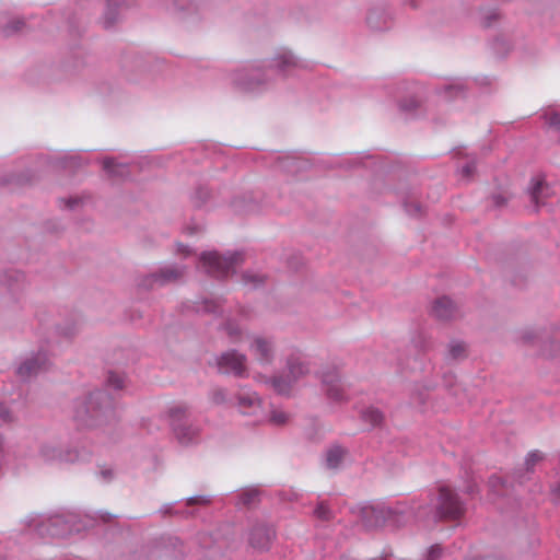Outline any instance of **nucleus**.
Here are the masks:
<instances>
[{"label": "nucleus", "mask_w": 560, "mask_h": 560, "mask_svg": "<svg viewBox=\"0 0 560 560\" xmlns=\"http://www.w3.org/2000/svg\"><path fill=\"white\" fill-rule=\"evenodd\" d=\"M407 512L419 521L457 520L464 514L465 505L454 490L443 485L439 487L436 495L423 501L413 500L408 510L401 504L396 508L369 506L363 509L362 514L368 525L380 526L393 514Z\"/></svg>", "instance_id": "1"}, {"label": "nucleus", "mask_w": 560, "mask_h": 560, "mask_svg": "<svg viewBox=\"0 0 560 560\" xmlns=\"http://www.w3.org/2000/svg\"><path fill=\"white\" fill-rule=\"evenodd\" d=\"M72 418L81 428H98L115 423L118 415L114 398L105 389H95L73 401Z\"/></svg>", "instance_id": "2"}, {"label": "nucleus", "mask_w": 560, "mask_h": 560, "mask_svg": "<svg viewBox=\"0 0 560 560\" xmlns=\"http://www.w3.org/2000/svg\"><path fill=\"white\" fill-rule=\"evenodd\" d=\"M301 67V61L291 51L283 50L273 58L267 70L257 63H248L236 69L232 73V82L242 91L253 92L264 88L270 81L271 73L277 71L287 74Z\"/></svg>", "instance_id": "3"}, {"label": "nucleus", "mask_w": 560, "mask_h": 560, "mask_svg": "<svg viewBox=\"0 0 560 560\" xmlns=\"http://www.w3.org/2000/svg\"><path fill=\"white\" fill-rule=\"evenodd\" d=\"M244 262L242 252L221 255L215 250L203 252L200 255V264L203 270L215 279H224L235 271V268Z\"/></svg>", "instance_id": "4"}, {"label": "nucleus", "mask_w": 560, "mask_h": 560, "mask_svg": "<svg viewBox=\"0 0 560 560\" xmlns=\"http://www.w3.org/2000/svg\"><path fill=\"white\" fill-rule=\"evenodd\" d=\"M91 452L84 447L60 446L51 442L40 444L38 457L46 464L68 465L88 460Z\"/></svg>", "instance_id": "5"}, {"label": "nucleus", "mask_w": 560, "mask_h": 560, "mask_svg": "<svg viewBox=\"0 0 560 560\" xmlns=\"http://www.w3.org/2000/svg\"><path fill=\"white\" fill-rule=\"evenodd\" d=\"M167 418L175 438L182 445H188L197 439L199 428L191 422L187 405H173L167 410Z\"/></svg>", "instance_id": "6"}, {"label": "nucleus", "mask_w": 560, "mask_h": 560, "mask_svg": "<svg viewBox=\"0 0 560 560\" xmlns=\"http://www.w3.org/2000/svg\"><path fill=\"white\" fill-rule=\"evenodd\" d=\"M144 560H184L186 556L183 541L177 537H162L141 548Z\"/></svg>", "instance_id": "7"}, {"label": "nucleus", "mask_w": 560, "mask_h": 560, "mask_svg": "<svg viewBox=\"0 0 560 560\" xmlns=\"http://www.w3.org/2000/svg\"><path fill=\"white\" fill-rule=\"evenodd\" d=\"M186 270L185 265H166L151 273L140 276L137 279V285L144 290H152L154 288L175 284L184 279Z\"/></svg>", "instance_id": "8"}, {"label": "nucleus", "mask_w": 560, "mask_h": 560, "mask_svg": "<svg viewBox=\"0 0 560 560\" xmlns=\"http://www.w3.org/2000/svg\"><path fill=\"white\" fill-rule=\"evenodd\" d=\"M320 378L323 389L328 399L335 402H342L347 400L343 386L340 382V374L334 366L323 369L317 373Z\"/></svg>", "instance_id": "9"}, {"label": "nucleus", "mask_w": 560, "mask_h": 560, "mask_svg": "<svg viewBox=\"0 0 560 560\" xmlns=\"http://www.w3.org/2000/svg\"><path fill=\"white\" fill-rule=\"evenodd\" d=\"M49 360L45 352L38 351L26 357L16 368V376L23 381H30L37 376L40 372L48 369Z\"/></svg>", "instance_id": "10"}, {"label": "nucleus", "mask_w": 560, "mask_h": 560, "mask_svg": "<svg viewBox=\"0 0 560 560\" xmlns=\"http://www.w3.org/2000/svg\"><path fill=\"white\" fill-rule=\"evenodd\" d=\"M217 365L223 374H232L236 377H244L247 374L246 355L236 350L226 351L218 357Z\"/></svg>", "instance_id": "11"}, {"label": "nucleus", "mask_w": 560, "mask_h": 560, "mask_svg": "<svg viewBox=\"0 0 560 560\" xmlns=\"http://www.w3.org/2000/svg\"><path fill=\"white\" fill-rule=\"evenodd\" d=\"M276 532L272 526L264 523L255 524L249 532V545L259 551H266L270 548Z\"/></svg>", "instance_id": "12"}, {"label": "nucleus", "mask_w": 560, "mask_h": 560, "mask_svg": "<svg viewBox=\"0 0 560 560\" xmlns=\"http://www.w3.org/2000/svg\"><path fill=\"white\" fill-rule=\"evenodd\" d=\"M250 350L261 364H270L276 354L275 340L272 338L257 336L253 339Z\"/></svg>", "instance_id": "13"}, {"label": "nucleus", "mask_w": 560, "mask_h": 560, "mask_svg": "<svg viewBox=\"0 0 560 560\" xmlns=\"http://www.w3.org/2000/svg\"><path fill=\"white\" fill-rule=\"evenodd\" d=\"M528 194L534 205V210L537 212L540 206H544L546 200L552 196L553 191L544 178L537 177L532 179Z\"/></svg>", "instance_id": "14"}, {"label": "nucleus", "mask_w": 560, "mask_h": 560, "mask_svg": "<svg viewBox=\"0 0 560 560\" xmlns=\"http://www.w3.org/2000/svg\"><path fill=\"white\" fill-rule=\"evenodd\" d=\"M37 530L42 536L63 537L70 533V527L61 516H52L42 522Z\"/></svg>", "instance_id": "15"}, {"label": "nucleus", "mask_w": 560, "mask_h": 560, "mask_svg": "<svg viewBox=\"0 0 560 560\" xmlns=\"http://www.w3.org/2000/svg\"><path fill=\"white\" fill-rule=\"evenodd\" d=\"M236 406L243 415L255 416L261 409V399L255 392L243 390L236 395Z\"/></svg>", "instance_id": "16"}, {"label": "nucleus", "mask_w": 560, "mask_h": 560, "mask_svg": "<svg viewBox=\"0 0 560 560\" xmlns=\"http://www.w3.org/2000/svg\"><path fill=\"white\" fill-rule=\"evenodd\" d=\"M287 375L291 381L296 383L311 372L310 363L300 354H290L285 363Z\"/></svg>", "instance_id": "17"}, {"label": "nucleus", "mask_w": 560, "mask_h": 560, "mask_svg": "<svg viewBox=\"0 0 560 560\" xmlns=\"http://www.w3.org/2000/svg\"><path fill=\"white\" fill-rule=\"evenodd\" d=\"M431 314L440 320H450L457 315V307L450 298L442 296L434 301Z\"/></svg>", "instance_id": "18"}, {"label": "nucleus", "mask_w": 560, "mask_h": 560, "mask_svg": "<svg viewBox=\"0 0 560 560\" xmlns=\"http://www.w3.org/2000/svg\"><path fill=\"white\" fill-rule=\"evenodd\" d=\"M347 454L346 448L340 445H334L327 450L325 456V465L328 469H337L340 467L345 456Z\"/></svg>", "instance_id": "19"}, {"label": "nucleus", "mask_w": 560, "mask_h": 560, "mask_svg": "<svg viewBox=\"0 0 560 560\" xmlns=\"http://www.w3.org/2000/svg\"><path fill=\"white\" fill-rule=\"evenodd\" d=\"M270 384L278 394L288 395L291 390L292 385L295 383L291 381L287 374H284L273 376L270 380Z\"/></svg>", "instance_id": "20"}, {"label": "nucleus", "mask_w": 560, "mask_h": 560, "mask_svg": "<svg viewBox=\"0 0 560 560\" xmlns=\"http://www.w3.org/2000/svg\"><path fill=\"white\" fill-rule=\"evenodd\" d=\"M267 277L266 275L255 272V271H245L242 275V282L244 285L250 289H257L262 287L266 283Z\"/></svg>", "instance_id": "21"}, {"label": "nucleus", "mask_w": 560, "mask_h": 560, "mask_svg": "<svg viewBox=\"0 0 560 560\" xmlns=\"http://www.w3.org/2000/svg\"><path fill=\"white\" fill-rule=\"evenodd\" d=\"M363 421L370 423L372 427H378L384 421L383 412L374 407H369L364 409L361 413Z\"/></svg>", "instance_id": "22"}, {"label": "nucleus", "mask_w": 560, "mask_h": 560, "mask_svg": "<svg viewBox=\"0 0 560 560\" xmlns=\"http://www.w3.org/2000/svg\"><path fill=\"white\" fill-rule=\"evenodd\" d=\"M466 358V345L459 340H452L448 343L447 359L453 361Z\"/></svg>", "instance_id": "23"}, {"label": "nucleus", "mask_w": 560, "mask_h": 560, "mask_svg": "<svg viewBox=\"0 0 560 560\" xmlns=\"http://www.w3.org/2000/svg\"><path fill=\"white\" fill-rule=\"evenodd\" d=\"M260 492L258 489L250 488L246 489L238 495V504L243 506H253L259 502Z\"/></svg>", "instance_id": "24"}, {"label": "nucleus", "mask_w": 560, "mask_h": 560, "mask_svg": "<svg viewBox=\"0 0 560 560\" xmlns=\"http://www.w3.org/2000/svg\"><path fill=\"white\" fill-rule=\"evenodd\" d=\"M103 168L110 176H124L127 173L126 165L118 164L113 158H106L103 160Z\"/></svg>", "instance_id": "25"}, {"label": "nucleus", "mask_w": 560, "mask_h": 560, "mask_svg": "<svg viewBox=\"0 0 560 560\" xmlns=\"http://www.w3.org/2000/svg\"><path fill=\"white\" fill-rule=\"evenodd\" d=\"M314 517L322 522H329L335 518L334 511L329 508L328 503L325 501H320L317 503L316 508L313 511Z\"/></svg>", "instance_id": "26"}, {"label": "nucleus", "mask_w": 560, "mask_h": 560, "mask_svg": "<svg viewBox=\"0 0 560 560\" xmlns=\"http://www.w3.org/2000/svg\"><path fill=\"white\" fill-rule=\"evenodd\" d=\"M382 19L383 14L380 11L373 10L368 14L366 22L372 30L382 31L388 27L385 20L381 23Z\"/></svg>", "instance_id": "27"}, {"label": "nucleus", "mask_w": 560, "mask_h": 560, "mask_svg": "<svg viewBox=\"0 0 560 560\" xmlns=\"http://www.w3.org/2000/svg\"><path fill=\"white\" fill-rule=\"evenodd\" d=\"M225 330L232 342H238L242 339L243 330L238 323L234 319H229L225 323Z\"/></svg>", "instance_id": "28"}, {"label": "nucleus", "mask_w": 560, "mask_h": 560, "mask_svg": "<svg viewBox=\"0 0 560 560\" xmlns=\"http://www.w3.org/2000/svg\"><path fill=\"white\" fill-rule=\"evenodd\" d=\"M209 396H210L211 401L214 405L232 404L231 399L228 396L226 389H224L222 387H215V388L211 389Z\"/></svg>", "instance_id": "29"}, {"label": "nucleus", "mask_w": 560, "mask_h": 560, "mask_svg": "<svg viewBox=\"0 0 560 560\" xmlns=\"http://www.w3.org/2000/svg\"><path fill=\"white\" fill-rule=\"evenodd\" d=\"M209 198L210 190L207 187L200 186L195 190L191 200L195 207L200 208L208 201Z\"/></svg>", "instance_id": "30"}, {"label": "nucleus", "mask_w": 560, "mask_h": 560, "mask_svg": "<svg viewBox=\"0 0 560 560\" xmlns=\"http://www.w3.org/2000/svg\"><path fill=\"white\" fill-rule=\"evenodd\" d=\"M212 503V497L206 494L192 495L185 500V504L188 508L194 506H208Z\"/></svg>", "instance_id": "31"}, {"label": "nucleus", "mask_w": 560, "mask_h": 560, "mask_svg": "<svg viewBox=\"0 0 560 560\" xmlns=\"http://www.w3.org/2000/svg\"><path fill=\"white\" fill-rule=\"evenodd\" d=\"M116 5H118L116 0H107V9L104 15V26L106 28L112 27L117 21V15L114 10Z\"/></svg>", "instance_id": "32"}, {"label": "nucleus", "mask_w": 560, "mask_h": 560, "mask_svg": "<svg viewBox=\"0 0 560 560\" xmlns=\"http://www.w3.org/2000/svg\"><path fill=\"white\" fill-rule=\"evenodd\" d=\"M440 93L443 94V96L445 98L451 100V98L464 95V86L460 83L448 84V85H445L440 91Z\"/></svg>", "instance_id": "33"}, {"label": "nucleus", "mask_w": 560, "mask_h": 560, "mask_svg": "<svg viewBox=\"0 0 560 560\" xmlns=\"http://www.w3.org/2000/svg\"><path fill=\"white\" fill-rule=\"evenodd\" d=\"M221 302L220 300H203L201 305L197 308L198 312L202 311L209 314H217L221 311Z\"/></svg>", "instance_id": "34"}, {"label": "nucleus", "mask_w": 560, "mask_h": 560, "mask_svg": "<svg viewBox=\"0 0 560 560\" xmlns=\"http://www.w3.org/2000/svg\"><path fill=\"white\" fill-rule=\"evenodd\" d=\"M125 378L122 375L115 373V372H108L106 377V385L108 387H112L116 390H119L124 387Z\"/></svg>", "instance_id": "35"}, {"label": "nucleus", "mask_w": 560, "mask_h": 560, "mask_svg": "<svg viewBox=\"0 0 560 560\" xmlns=\"http://www.w3.org/2000/svg\"><path fill=\"white\" fill-rule=\"evenodd\" d=\"M25 23L21 19H14L9 22L5 26H3V33L5 36H11L14 33L21 31L24 27Z\"/></svg>", "instance_id": "36"}, {"label": "nucleus", "mask_w": 560, "mask_h": 560, "mask_svg": "<svg viewBox=\"0 0 560 560\" xmlns=\"http://www.w3.org/2000/svg\"><path fill=\"white\" fill-rule=\"evenodd\" d=\"M418 106H419V102L415 97L404 100L399 103V108L406 113L413 112L416 108H418Z\"/></svg>", "instance_id": "37"}, {"label": "nucleus", "mask_w": 560, "mask_h": 560, "mask_svg": "<svg viewBox=\"0 0 560 560\" xmlns=\"http://www.w3.org/2000/svg\"><path fill=\"white\" fill-rule=\"evenodd\" d=\"M541 458H542V456L538 451H533V452L528 453V455L525 459L526 469L528 471H532L535 464L537 462H539Z\"/></svg>", "instance_id": "38"}, {"label": "nucleus", "mask_w": 560, "mask_h": 560, "mask_svg": "<svg viewBox=\"0 0 560 560\" xmlns=\"http://www.w3.org/2000/svg\"><path fill=\"white\" fill-rule=\"evenodd\" d=\"M406 212L411 217H417L421 214V206L418 202H408L404 203Z\"/></svg>", "instance_id": "39"}, {"label": "nucleus", "mask_w": 560, "mask_h": 560, "mask_svg": "<svg viewBox=\"0 0 560 560\" xmlns=\"http://www.w3.org/2000/svg\"><path fill=\"white\" fill-rule=\"evenodd\" d=\"M476 172V161L472 160L462 167V176L465 178H471Z\"/></svg>", "instance_id": "40"}, {"label": "nucleus", "mask_w": 560, "mask_h": 560, "mask_svg": "<svg viewBox=\"0 0 560 560\" xmlns=\"http://www.w3.org/2000/svg\"><path fill=\"white\" fill-rule=\"evenodd\" d=\"M0 420H2L3 422H7V423H10L13 421V416H12L10 408L7 405L1 404V402H0Z\"/></svg>", "instance_id": "41"}, {"label": "nucleus", "mask_w": 560, "mask_h": 560, "mask_svg": "<svg viewBox=\"0 0 560 560\" xmlns=\"http://www.w3.org/2000/svg\"><path fill=\"white\" fill-rule=\"evenodd\" d=\"M498 19L499 13L497 11H490L482 18L481 24L483 27H490Z\"/></svg>", "instance_id": "42"}, {"label": "nucleus", "mask_w": 560, "mask_h": 560, "mask_svg": "<svg viewBox=\"0 0 560 560\" xmlns=\"http://www.w3.org/2000/svg\"><path fill=\"white\" fill-rule=\"evenodd\" d=\"M271 421L276 424H284L288 421V415L283 411L275 410L271 413Z\"/></svg>", "instance_id": "43"}, {"label": "nucleus", "mask_w": 560, "mask_h": 560, "mask_svg": "<svg viewBox=\"0 0 560 560\" xmlns=\"http://www.w3.org/2000/svg\"><path fill=\"white\" fill-rule=\"evenodd\" d=\"M538 338V334L534 330H525L521 335V339L524 343H532Z\"/></svg>", "instance_id": "44"}, {"label": "nucleus", "mask_w": 560, "mask_h": 560, "mask_svg": "<svg viewBox=\"0 0 560 560\" xmlns=\"http://www.w3.org/2000/svg\"><path fill=\"white\" fill-rule=\"evenodd\" d=\"M441 555L442 548L438 545L432 546L428 551L427 560H438L440 559Z\"/></svg>", "instance_id": "45"}, {"label": "nucleus", "mask_w": 560, "mask_h": 560, "mask_svg": "<svg viewBox=\"0 0 560 560\" xmlns=\"http://www.w3.org/2000/svg\"><path fill=\"white\" fill-rule=\"evenodd\" d=\"M62 167H70V166H77L79 165V158L71 155V156H65L60 160Z\"/></svg>", "instance_id": "46"}, {"label": "nucleus", "mask_w": 560, "mask_h": 560, "mask_svg": "<svg viewBox=\"0 0 560 560\" xmlns=\"http://www.w3.org/2000/svg\"><path fill=\"white\" fill-rule=\"evenodd\" d=\"M61 201L65 202V206L68 209H74L77 206H79L82 202L81 198H79V197H70L68 199H62Z\"/></svg>", "instance_id": "47"}, {"label": "nucleus", "mask_w": 560, "mask_h": 560, "mask_svg": "<svg viewBox=\"0 0 560 560\" xmlns=\"http://www.w3.org/2000/svg\"><path fill=\"white\" fill-rule=\"evenodd\" d=\"M163 516H167V515H177L178 513V510H174L173 508V504H164L160 511H159Z\"/></svg>", "instance_id": "48"}, {"label": "nucleus", "mask_w": 560, "mask_h": 560, "mask_svg": "<svg viewBox=\"0 0 560 560\" xmlns=\"http://www.w3.org/2000/svg\"><path fill=\"white\" fill-rule=\"evenodd\" d=\"M174 4L179 10H189V8L192 5V2L189 0H175Z\"/></svg>", "instance_id": "49"}, {"label": "nucleus", "mask_w": 560, "mask_h": 560, "mask_svg": "<svg viewBox=\"0 0 560 560\" xmlns=\"http://www.w3.org/2000/svg\"><path fill=\"white\" fill-rule=\"evenodd\" d=\"M100 475L101 477L105 480V481H110L114 477V471L113 469L110 468H106V469H102L100 471Z\"/></svg>", "instance_id": "50"}, {"label": "nucleus", "mask_w": 560, "mask_h": 560, "mask_svg": "<svg viewBox=\"0 0 560 560\" xmlns=\"http://www.w3.org/2000/svg\"><path fill=\"white\" fill-rule=\"evenodd\" d=\"M116 516L108 513V512H101L100 515H98V518L101 521H103L104 523H109L112 522Z\"/></svg>", "instance_id": "51"}, {"label": "nucleus", "mask_w": 560, "mask_h": 560, "mask_svg": "<svg viewBox=\"0 0 560 560\" xmlns=\"http://www.w3.org/2000/svg\"><path fill=\"white\" fill-rule=\"evenodd\" d=\"M492 201L497 207H501V206L505 205L506 199L501 195H493Z\"/></svg>", "instance_id": "52"}, {"label": "nucleus", "mask_w": 560, "mask_h": 560, "mask_svg": "<svg viewBox=\"0 0 560 560\" xmlns=\"http://www.w3.org/2000/svg\"><path fill=\"white\" fill-rule=\"evenodd\" d=\"M177 515L185 517V518L194 517L196 515V510H194V509L192 510H184V511L178 510Z\"/></svg>", "instance_id": "53"}, {"label": "nucleus", "mask_w": 560, "mask_h": 560, "mask_svg": "<svg viewBox=\"0 0 560 560\" xmlns=\"http://www.w3.org/2000/svg\"><path fill=\"white\" fill-rule=\"evenodd\" d=\"M465 492L468 494H475L478 492L477 483L475 481L469 482V485L466 487Z\"/></svg>", "instance_id": "54"}, {"label": "nucleus", "mask_w": 560, "mask_h": 560, "mask_svg": "<svg viewBox=\"0 0 560 560\" xmlns=\"http://www.w3.org/2000/svg\"><path fill=\"white\" fill-rule=\"evenodd\" d=\"M177 253L178 254H184L185 256L189 255L190 254V250L187 246L183 245V244H178L177 245Z\"/></svg>", "instance_id": "55"}, {"label": "nucleus", "mask_w": 560, "mask_h": 560, "mask_svg": "<svg viewBox=\"0 0 560 560\" xmlns=\"http://www.w3.org/2000/svg\"><path fill=\"white\" fill-rule=\"evenodd\" d=\"M4 438L0 435V463H2V459L4 457Z\"/></svg>", "instance_id": "56"}, {"label": "nucleus", "mask_w": 560, "mask_h": 560, "mask_svg": "<svg viewBox=\"0 0 560 560\" xmlns=\"http://www.w3.org/2000/svg\"><path fill=\"white\" fill-rule=\"evenodd\" d=\"M489 482H490V486H491L492 488H494V487H497L498 485H501V483H502V480H501V478L493 476V477H491V478H490Z\"/></svg>", "instance_id": "57"}, {"label": "nucleus", "mask_w": 560, "mask_h": 560, "mask_svg": "<svg viewBox=\"0 0 560 560\" xmlns=\"http://www.w3.org/2000/svg\"><path fill=\"white\" fill-rule=\"evenodd\" d=\"M12 277L16 280V281H23L24 280V275L20 271H14Z\"/></svg>", "instance_id": "58"}, {"label": "nucleus", "mask_w": 560, "mask_h": 560, "mask_svg": "<svg viewBox=\"0 0 560 560\" xmlns=\"http://www.w3.org/2000/svg\"><path fill=\"white\" fill-rule=\"evenodd\" d=\"M552 493L560 499V482L552 488Z\"/></svg>", "instance_id": "59"}, {"label": "nucleus", "mask_w": 560, "mask_h": 560, "mask_svg": "<svg viewBox=\"0 0 560 560\" xmlns=\"http://www.w3.org/2000/svg\"><path fill=\"white\" fill-rule=\"evenodd\" d=\"M24 182H25V180H22L21 178H18V179H16V183H18V184H22V183H24Z\"/></svg>", "instance_id": "60"}]
</instances>
